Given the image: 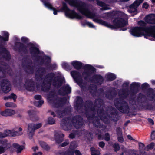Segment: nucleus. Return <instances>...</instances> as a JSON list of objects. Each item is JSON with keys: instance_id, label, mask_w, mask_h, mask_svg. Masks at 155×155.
<instances>
[{"instance_id": "obj_1", "label": "nucleus", "mask_w": 155, "mask_h": 155, "mask_svg": "<svg viewBox=\"0 0 155 155\" xmlns=\"http://www.w3.org/2000/svg\"><path fill=\"white\" fill-rule=\"evenodd\" d=\"M127 16L126 15L124 14L122 18H118L115 19L113 21V25H111L105 21L97 18H94L93 20L97 23L109 28L114 29L121 28L126 25L127 24Z\"/></svg>"}, {"instance_id": "obj_2", "label": "nucleus", "mask_w": 155, "mask_h": 155, "mask_svg": "<svg viewBox=\"0 0 155 155\" xmlns=\"http://www.w3.org/2000/svg\"><path fill=\"white\" fill-rule=\"evenodd\" d=\"M145 25L146 23L143 21V35L147 38L150 36L155 38V25L144 28L143 27Z\"/></svg>"}, {"instance_id": "obj_3", "label": "nucleus", "mask_w": 155, "mask_h": 155, "mask_svg": "<svg viewBox=\"0 0 155 155\" xmlns=\"http://www.w3.org/2000/svg\"><path fill=\"white\" fill-rule=\"evenodd\" d=\"M62 10L65 12L66 16L69 18H76L78 19L81 18L80 16L74 11L69 10L65 4L64 5Z\"/></svg>"}, {"instance_id": "obj_4", "label": "nucleus", "mask_w": 155, "mask_h": 155, "mask_svg": "<svg viewBox=\"0 0 155 155\" xmlns=\"http://www.w3.org/2000/svg\"><path fill=\"white\" fill-rule=\"evenodd\" d=\"M0 144L2 145L0 146V154L5 152L11 147L10 143L5 139L0 140Z\"/></svg>"}, {"instance_id": "obj_5", "label": "nucleus", "mask_w": 155, "mask_h": 155, "mask_svg": "<svg viewBox=\"0 0 155 155\" xmlns=\"http://www.w3.org/2000/svg\"><path fill=\"white\" fill-rule=\"evenodd\" d=\"M1 88L5 93L8 92L11 90V85L9 82L7 80H5L2 83Z\"/></svg>"}, {"instance_id": "obj_6", "label": "nucleus", "mask_w": 155, "mask_h": 155, "mask_svg": "<svg viewBox=\"0 0 155 155\" xmlns=\"http://www.w3.org/2000/svg\"><path fill=\"white\" fill-rule=\"evenodd\" d=\"M34 126V123H29L28 125V134L30 139L32 138L35 130Z\"/></svg>"}, {"instance_id": "obj_7", "label": "nucleus", "mask_w": 155, "mask_h": 155, "mask_svg": "<svg viewBox=\"0 0 155 155\" xmlns=\"http://www.w3.org/2000/svg\"><path fill=\"white\" fill-rule=\"evenodd\" d=\"M143 2V0H137L136 1L131 5L130 9L129 10V12L130 13L136 12V8L138 7Z\"/></svg>"}, {"instance_id": "obj_8", "label": "nucleus", "mask_w": 155, "mask_h": 155, "mask_svg": "<svg viewBox=\"0 0 155 155\" xmlns=\"http://www.w3.org/2000/svg\"><path fill=\"white\" fill-rule=\"evenodd\" d=\"M145 21L147 23L151 24H155V14H151L146 16Z\"/></svg>"}, {"instance_id": "obj_9", "label": "nucleus", "mask_w": 155, "mask_h": 155, "mask_svg": "<svg viewBox=\"0 0 155 155\" xmlns=\"http://www.w3.org/2000/svg\"><path fill=\"white\" fill-rule=\"evenodd\" d=\"M5 137L8 136H14L17 134V132L13 130H6L4 131Z\"/></svg>"}, {"instance_id": "obj_10", "label": "nucleus", "mask_w": 155, "mask_h": 155, "mask_svg": "<svg viewBox=\"0 0 155 155\" xmlns=\"http://www.w3.org/2000/svg\"><path fill=\"white\" fill-rule=\"evenodd\" d=\"M35 98L37 100V101L35 102V105L38 107L41 106L44 103L43 100H40L41 96L39 95H36L35 96Z\"/></svg>"}, {"instance_id": "obj_11", "label": "nucleus", "mask_w": 155, "mask_h": 155, "mask_svg": "<svg viewBox=\"0 0 155 155\" xmlns=\"http://www.w3.org/2000/svg\"><path fill=\"white\" fill-rule=\"evenodd\" d=\"M12 147L16 150V151L18 153L20 152L23 148V146H21L16 143L13 144Z\"/></svg>"}, {"instance_id": "obj_12", "label": "nucleus", "mask_w": 155, "mask_h": 155, "mask_svg": "<svg viewBox=\"0 0 155 155\" xmlns=\"http://www.w3.org/2000/svg\"><path fill=\"white\" fill-rule=\"evenodd\" d=\"M71 64L76 69H79L81 68L82 64L78 61H74L71 63Z\"/></svg>"}, {"instance_id": "obj_13", "label": "nucleus", "mask_w": 155, "mask_h": 155, "mask_svg": "<svg viewBox=\"0 0 155 155\" xmlns=\"http://www.w3.org/2000/svg\"><path fill=\"white\" fill-rule=\"evenodd\" d=\"M60 155H74L73 152L71 150H68L65 151L61 152L59 153Z\"/></svg>"}, {"instance_id": "obj_14", "label": "nucleus", "mask_w": 155, "mask_h": 155, "mask_svg": "<svg viewBox=\"0 0 155 155\" xmlns=\"http://www.w3.org/2000/svg\"><path fill=\"white\" fill-rule=\"evenodd\" d=\"M7 117L15 115L16 112L13 110L7 109Z\"/></svg>"}, {"instance_id": "obj_15", "label": "nucleus", "mask_w": 155, "mask_h": 155, "mask_svg": "<svg viewBox=\"0 0 155 155\" xmlns=\"http://www.w3.org/2000/svg\"><path fill=\"white\" fill-rule=\"evenodd\" d=\"M3 35L4 36H6V37L5 38H3L2 36H0V40H3L4 41H7L8 40V33L5 31L3 32Z\"/></svg>"}, {"instance_id": "obj_16", "label": "nucleus", "mask_w": 155, "mask_h": 155, "mask_svg": "<svg viewBox=\"0 0 155 155\" xmlns=\"http://www.w3.org/2000/svg\"><path fill=\"white\" fill-rule=\"evenodd\" d=\"M78 146L77 143L75 141L72 142L71 143L70 146V149L71 150H73L76 148Z\"/></svg>"}, {"instance_id": "obj_17", "label": "nucleus", "mask_w": 155, "mask_h": 155, "mask_svg": "<svg viewBox=\"0 0 155 155\" xmlns=\"http://www.w3.org/2000/svg\"><path fill=\"white\" fill-rule=\"evenodd\" d=\"M30 51L31 53H37L39 52L38 49L37 47H35L34 45H32L30 48Z\"/></svg>"}, {"instance_id": "obj_18", "label": "nucleus", "mask_w": 155, "mask_h": 155, "mask_svg": "<svg viewBox=\"0 0 155 155\" xmlns=\"http://www.w3.org/2000/svg\"><path fill=\"white\" fill-rule=\"evenodd\" d=\"M17 98V96L15 94L12 93L10 96H8L7 97H4V99H5L12 98L14 101H15Z\"/></svg>"}, {"instance_id": "obj_19", "label": "nucleus", "mask_w": 155, "mask_h": 155, "mask_svg": "<svg viewBox=\"0 0 155 155\" xmlns=\"http://www.w3.org/2000/svg\"><path fill=\"white\" fill-rule=\"evenodd\" d=\"M91 155H99L100 154L99 151L95 150L93 148H91Z\"/></svg>"}, {"instance_id": "obj_20", "label": "nucleus", "mask_w": 155, "mask_h": 155, "mask_svg": "<svg viewBox=\"0 0 155 155\" xmlns=\"http://www.w3.org/2000/svg\"><path fill=\"white\" fill-rule=\"evenodd\" d=\"M107 76V78L110 80H114L116 78L115 75L111 73L108 74Z\"/></svg>"}, {"instance_id": "obj_21", "label": "nucleus", "mask_w": 155, "mask_h": 155, "mask_svg": "<svg viewBox=\"0 0 155 155\" xmlns=\"http://www.w3.org/2000/svg\"><path fill=\"white\" fill-rule=\"evenodd\" d=\"M5 105L7 107H16V105L12 102H7Z\"/></svg>"}, {"instance_id": "obj_22", "label": "nucleus", "mask_w": 155, "mask_h": 155, "mask_svg": "<svg viewBox=\"0 0 155 155\" xmlns=\"http://www.w3.org/2000/svg\"><path fill=\"white\" fill-rule=\"evenodd\" d=\"M154 145L155 144L154 143H152L150 144L147 145V146L146 147L145 149L147 150L151 149L153 148Z\"/></svg>"}, {"instance_id": "obj_23", "label": "nucleus", "mask_w": 155, "mask_h": 155, "mask_svg": "<svg viewBox=\"0 0 155 155\" xmlns=\"http://www.w3.org/2000/svg\"><path fill=\"white\" fill-rule=\"evenodd\" d=\"M0 115L4 117H7V109L2 111L0 109Z\"/></svg>"}, {"instance_id": "obj_24", "label": "nucleus", "mask_w": 155, "mask_h": 155, "mask_svg": "<svg viewBox=\"0 0 155 155\" xmlns=\"http://www.w3.org/2000/svg\"><path fill=\"white\" fill-rule=\"evenodd\" d=\"M86 67L90 71L94 72L95 71L94 68H93L91 65H86Z\"/></svg>"}, {"instance_id": "obj_25", "label": "nucleus", "mask_w": 155, "mask_h": 155, "mask_svg": "<svg viewBox=\"0 0 155 155\" xmlns=\"http://www.w3.org/2000/svg\"><path fill=\"white\" fill-rule=\"evenodd\" d=\"M133 155H147V154L145 152L142 153L140 151V152L139 153L137 151L135 150V153Z\"/></svg>"}, {"instance_id": "obj_26", "label": "nucleus", "mask_w": 155, "mask_h": 155, "mask_svg": "<svg viewBox=\"0 0 155 155\" xmlns=\"http://www.w3.org/2000/svg\"><path fill=\"white\" fill-rule=\"evenodd\" d=\"M65 91L66 93H69L71 92V88L69 86L67 85L65 87Z\"/></svg>"}, {"instance_id": "obj_27", "label": "nucleus", "mask_w": 155, "mask_h": 155, "mask_svg": "<svg viewBox=\"0 0 155 155\" xmlns=\"http://www.w3.org/2000/svg\"><path fill=\"white\" fill-rule=\"evenodd\" d=\"M42 124L41 123H38L37 124H34V127L35 130L40 128L42 126Z\"/></svg>"}, {"instance_id": "obj_28", "label": "nucleus", "mask_w": 155, "mask_h": 155, "mask_svg": "<svg viewBox=\"0 0 155 155\" xmlns=\"http://www.w3.org/2000/svg\"><path fill=\"white\" fill-rule=\"evenodd\" d=\"M56 113L57 116L59 117H61L64 114V113L61 111L57 112Z\"/></svg>"}, {"instance_id": "obj_29", "label": "nucleus", "mask_w": 155, "mask_h": 155, "mask_svg": "<svg viewBox=\"0 0 155 155\" xmlns=\"http://www.w3.org/2000/svg\"><path fill=\"white\" fill-rule=\"evenodd\" d=\"M48 123L51 124H53L55 123V120L51 118H49L48 120Z\"/></svg>"}, {"instance_id": "obj_30", "label": "nucleus", "mask_w": 155, "mask_h": 155, "mask_svg": "<svg viewBox=\"0 0 155 155\" xmlns=\"http://www.w3.org/2000/svg\"><path fill=\"white\" fill-rule=\"evenodd\" d=\"M86 24L89 27L95 28L94 26L92 23L87 22Z\"/></svg>"}, {"instance_id": "obj_31", "label": "nucleus", "mask_w": 155, "mask_h": 155, "mask_svg": "<svg viewBox=\"0 0 155 155\" xmlns=\"http://www.w3.org/2000/svg\"><path fill=\"white\" fill-rule=\"evenodd\" d=\"M114 148L115 151L118 150L119 149V146L118 144H115L114 146Z\"/></svg>"}, {"instance_id": "obj_32", "label": "nucleus", "mask_w": 155, "mask_h": 155, "mask_svg": "<svg viewBox=\"0 0 155 155\" xmlns=\"http://www.w3.org/2000/svg\"><path fill=\"white\" fill-rule=\"evenodd\" d=\"M69 143V142L68 140H67L61 144V146L62 147H65Z\"/></svg>"}, {"instance_id": "obj_33", "label": "nucleus", "mask_w": 155, "mask_h": 155, "mask_svg": "<svg viewBox=\"0 0 155 155\" xmlns=\"http://www.w3.org/2000/svg\"><path fill=\"white\" fill-rule=\"evenodd\" d=\"M40 146L43 148H45L46 146V144L44 142L41 141L40 142Z\"/></svg>"}, {"instance_id": "obj_34", "label": "nucleus", "mask_w": 155, "mask_h": 155, "mask_svg": "<svg viewBox=\"0 0 155 155\" xmlns=\"http://www.w3.org/2000/svg\"><path fill=\"white\" fill-rule=\"evenodd\" d=\"M110 136L108 134H105V137H104L105 140L106 141H108L110 140Z\"/></svg>"}, {"instance_id": "obj_35", "label": "nucleus", "mask_w": 155, "mask_h": 155, "mask_svg": "<svg viewBox=\"0 0 155 155\" xmlns=\"http://www.w3.org/2000/svg\"><path fill=\"white\" fill-rule=\"evenodd\" d=\"M61 125L62 127L63 128L64 130H67V129H66L65 127H66V124L64 123V120H63L61 122Z\"/></svg>"}, {"instance_id": "obj_36", "label": "nucleus", "mask_w": 155, "mask_h": 155, "mask_svg": "<svg viewBox=\"0 0 155 155\" xmlns=\"http://www.w3.org/2000/svg\"><path fill=\"white\" fill-rule=\"evenodd\" d=\"M139 147L140 150H140H142V149H143L144 147V146L143 143H140L139 144Z\"/></svg>"}, {"instance_id": "obj_37", "label": "nucleus", "mask_w": 155, "mask_h": 155, "mask_svg": "<svg viewBox=\"0 0 155 155\" xmlns=\"http://www.w3.org/2000/svg\"><path fill=\"white\" fill-rule=\"evenodd\" d=\"M151 137L152 139H155V131H153L151 132Z\"/></svg>"}, {"instance_id": "obj_38", "label": "nucleus", "mask_w": 155, "mask_h": 155, "mask_svg": "<svg viewBox=\"0 0 155 155\" xmlns=\"http://www.w3.org/2000/svg\"><path fill=\"white\" fill-rule=\"evenodd\" d=\"M118 139L119 141L120 142H122L124 141L123 138L121 135L118 137Z\"/></svg>"}, {"instance_id": "obj_39", "label": "nucleus", "mask_w": 155, "mask_h": 155, "mask_svg": "<svg viewBox=\"0 0 155 155\" xmlns=\"http://www.w3.org/2000/svg\"><path fill=\"white\" fill-rule=\"evenodd\" d=\"M74 153L76 155H82L80 151L78 150H75L74 151Z\"/></svg>"}, {"instance_id": "obj_40", "label": "nucleus", "mask_w": 155, "mask_h": 155, "mask_svg": "<svg viewBox=\"0 0 155 155\" xmlns=\"http://www.w3.org/2000/svg\"><path fill=\"white\" fill-rule=\"evenodd\" d=\"M129 153V155H133L135 153V150H129L128 151Z\"/></svg>"}, {"instance_id": "obj_41", "label": "nucleus", "mask_w": 155, "mask_h": 155, "mask_svg": "<svg viewBox=\"0 0 155 155\" xmlns=\"http://www.w3.org/2000/svg\"><path fill=\"white\" fill-rule=\"evenodd\" d=\"M99 145L100 147L103 148L105 146V143L103 142H101L99 143Z\"/></svg>"}, {"instance_id": "obj_42", "label": "nucleus", "mask_w": 155, "mask_h": 155, "mask_svg": "<svg viewBox=\"0 0 155 155\" xmlns=\"http://www.w3.org/2000/svg\"><path fill=\"white\" fill-rule=\"evenodd\" d=\"M71 74L73 77H74L77 74V72L76 71H74L71 72Z\"/></svg>"}, {"instance_id": "obj_43", "label": "nucleus", "mask_w": 155, "mask_h": 155, "mask_svg": "<svg viewBox=\"0 0 155 155\" xmlns=\"http://www.w3.org/2000/svg\"><path fill=\"white\" fill-rule=\"evenodd\" d=\"M148 7V5L147 3H144L143 6V7L145 9H147Z\"/></svg>"}, {"instance_id": "obj_44", "label": "nucleus", "mask_w": 155, "mask_h": 155, "mask_svg": "<svg viewBox=\"0 0 155 155\" xmlns=\"http://www.w3.org/2000/svg\"><path fill=\"white\" fill-rule=\"evenodd\" d=\"M5 137L4 132L3 133L0 132V138Z\"/></svg>"}, {"instance_id": "obj_45", "label": "nucleus", "mask_w": 155, "mask_h": 155, "mask_svg": "<svg viewBox=\"0 0 155 155\" xmlns=\"http://www.w3.org/2000/svg\"><path fill=\"white\" fill-rule=\"evenodd\" d=\"M5 52L6 54V56H5V58H7V59H8L7 58H6V56H7L8 58H9L10 57V56H9V52L7 51L6 50L5 51Z\"/></svg>"}, {"instance_id": "obj_46", "label": "nucleus", "mask_w": 155, "mask_h": 155, "mask_svg": "<svg viewBox=\"0 0 155 155\" xmlns=\"http://www.w3.org/2000/svg\"><path fill=\"white\" fill-rule=\"evenodd\" d=\"M148 120L150 124L152 125L154 124V122L152 119H148Z\"/></svg>"}, {"instance_id": "obj_47", "label": "nucleus", "mask_w": 155, "mask_h": 155, "mask_svg": "<svg viewBox=\"0 0 155 155\" xmlns=\"http://www.w3.org/2000/svg\"><path fill=\"white\" fill-rule=\"evenodd\" d=\"M21 40L23 42L27 41H28L27 38L26 37H23L21 38Z\"/></svg>"}, {"instance_id": "obj_48", "label": "nucleus", "mask_w": 155, "mask_h": 155, "mask_svg": "<svg viewBox=\"0 0 155 155\" xmlns=\"http://www.w3.org/2000/svg\"><path fill=\"white\" fill-rule=\"evenodd\" d=\"M33 155H41L42 153L41 152L38 153H34L33 154Z\"/></svg>"}, {"instance_id": "obj_49", "label": "nucleus", "mask_w": 155, "mask_h": 155, "mask_svg": "<svg viewBox=\"0 0 155 155\" xmlns=\"http://www.w3.org/2000/svg\"><path fill=\"white\" fill-rule=\"evenodd\" d=\"M97 4L100 5L101 6H102L103 5V3L102 2H97Z\"/></svg>"}, {"instance_id": "obj_50", "label": "nucleus", "mask_w": 155, "mask_h": 155, "mask_svg": "<svg viewBox=\"0 0 155 155\" xmlns=\"http://www.w3.org/2000/svg\"><path fill=\"white\" fill-rule=\"evenodd\" d=\"M69 137L70 138H73L74 137V135L73 134H71L69 135Z\"/></svg>"}, {"instance_id": "obj_51", "label": "nucleus", "mask_w": 155, "mask_h": 155, "mask_svg": "<svg viewBox=\"0 0 155 155\" xmlns=\"http://www.w3.org/2000/svg\"><path fill=\"white\" fill-rule=\"evenodd\" d=\"M33 149L34 151H36L38 150V147L37 146H35L33 147Z\"/></svg>"}, {"instance_id": "obj_52", "label": "nucleus", "mask_w": 155, "mask_h": 155, "mask_svg": "<svg viewBox=\"0 0 155 155\" xmlns=\"http://www.w3.org/2000/svg\"><path fill=\"white\" fill-rule=\"evenodd\" d=\"M127 137L128 139L131 140H134L132 137L130 135H128Z\"/></svg>"}, {"instance_id": "obj_53", "label": "nucleus", "mask_w": 155, "mask_h": 155, "mask_svg": "<svg viewBox=\"0 0 155 155\" xmlns=\"http://www.w3.org/2000/svg\"><path fill=\"white\" fill-rule=\"evenodd\" d=\"M56 141L57 143H59L61 142L62 141V140L61 139V140H60V141H59L57 138L56 139Z\"/></svg>"}, {"instance_id": "obj_54", "label": "nucleus", "mask_w": 155, "mask_h": 155, "mask_svg": "<svg viewBox=\"0 0 155 155\" xmlns=\"http://www.w3.org/2000/svg\"><path fill=\"white\" fill-rule=\"evenodd\" d=\"M148 85V84L147 83H145L143 84L142 85V86H146V87H147Z\"/></svg>"}, {"instance_id": "obj_55", "label": "nucleus", "mask_w": 155, "mask_h": 155, "mask_svg": "<svg viewBox=\"0 0 155 155\" xmlns=\"http://www.w3.org/2000/svg\"><path fill=\"white\" fill-rule=\"evenodd\" d=\"M46 57V59L48 61V62H49L50 61V58L49 57Z\"/></svg>"}, {"instance_id": "obj_56", "label": "nucleus", "mask_w": 155, "mask_h": 155, "mask_svg": "<svg viewBox=\"0 0 155 155\" xmlns=\"http://www.w3.org/2000/svg\"><path fill=\"white\" fill-rule=\"evenodd\" d=\"M138 83H135V82L133 83L132 84V85H134V86L136 85H138Z\"/></svg>"}, {"instance_id": "obj_57", "label": "nucleus", "mask_w": 155, "mask_h": 155, "mask_svg": "<svg viewBox=\"0 0 155 155\" xmlns=\"http://www.w3.org/2000/svg\"><path fill=\"white\" fill-rule=\"evenodd\" d=\"M98 138L100 139H103V138L100 135H99L98 136Z\"/></svg>"}, {"instance_id": "obj_58", "label": "nucleus", "mask_w": 155, "mask_h": 155, "mask_svg": "<svg viewBox=\"0 0 155 155\" xmlns=\"http://www.w3.org/2000/svg\"><path fill=\"white\" fill-rule=\"evenodd\" d=\"M67 64L66 63H64L63 64V67H65L66 66V65Z\"/></svg>"}, {"instance_id": "obj_59", "label": "nucleus", "mask_w": 155, "mask_h": 155, "mask_svg": "<svg viewBox=\"0 0 155 155\" xmlns=\"http://www.w3.org/2000/svg\"><path fill=\"white\" fill-rule=\"evenodd\" d=\"M18 130L19 131H21L22 130V129L21 127H19Z\"/></svg>"}, {"instance_id": "obj_60", "label": "nucleus", "mask_w": 155, "mask_h": 155, "mask_svg": "<svg viewBox=\"0 0 155 155\" xmlns=\"http://www.w3.org/2000/svg\"><path fill=\"white\" fill-rule=\"evenodd\" d=\"M152 82V83L153 84H155V81L154 80H153V81H151Z\"/></svg>"}, {"instance_id": "obj_61", "label": "nucleus", "mask_w": 155, "mask_h": 155, "mask_svg": "<svg viewBox=\"0 0 155 155\" xmlns=\"http://www.w3.org/2000/svg\"><path fill=\"white\" fill-rule=\"evenodd\" d=\"M31 113H32V112L31 111H28V113L29 115H30L31 114Z\"/></svg>"}, {"instance_id": "obj_62", "label": "nucleus", "mask_w": 155, "mask_h": 155, "mask_svg": "<svg viewBox=\"0 0 155 155\" xmlns=\"http://www.w3.org/2000/svg\"><path fill=\"white\" fill-rule=\"evenodd\" d=\"M94 124L96 126H98V125H97L96 124V122H94Z\"/></svg>"}, {"instance_id": "obj_63", "label": "nucleus", "mask_w": 155, "mask_h": 155, "mask_svg": "<svg viewBox=\"0 0 155 155\" xmlns=\"http://www.w3.org/2000/svg\"><path fill=\"white\" fill-rule=\"evenodd\" d=\"M51 114L52 115H54V112H51Z\"/></svg>"}, {"instance_id": "obj_64", "label": "nucleus", "mask_w": 155, "mask_h": 155, "mask_svg": "<svg viewBox=\"0 0 155 155\" xmlns=\"http://www.w3.org/2000/svg\"><path fill=\"white\" fill-rule=\"evenodd\" d=\"M127 29L126 28H124V29H122L123 31H125Z\"/></svg>"}]
</instances>
